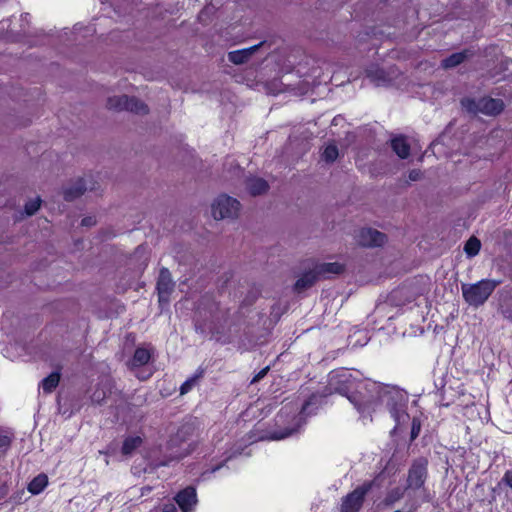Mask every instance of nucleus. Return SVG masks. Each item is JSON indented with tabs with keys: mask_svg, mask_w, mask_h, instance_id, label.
I'll list each match as a JSON object with an SVG mask.
<instances>
[{
	"mask_svg": "<svg viewBox=\"0 0 512 512\" xmlns=\"http://www.w3.org/2000/svg\"><path fill=\"white\" fill-rule=\"evenodd\" d=\"M318 403V396L312 395L302 405L301 411L298 412V405H284L275 418L276 425L284 429L275 430L270 433V439L282 440L296 433L305 423V417L312 414L314 410L310 409Z\"/></svg>",
	"mask_w": 512,
	"mask_h": 512,
	"instance_id": "nucleus-1",
	"label": "nucleus"
},
{
	"mask_svg": "<svg viewBox=\"0 0 512 512\" xmlns=\"http://www.w3.org/2000/svg\"><path fill=\"white\" fill-rule=\"evenodd\" d=\"M381 391V383L362 380L353 395L349 396V402L362 419L372 421V414L380 408Z\"/></svg>",
	"mask_w": 512,
	"mask_h": 512,
	"instance_id": "nucleus-2",
	"label": "nucleus"
},
{
	"mask_svg": "<svg viewBox=\"0 0 512 512\" xmlns=\"http://www.w3.org/2000/svg\"><path fill=\"white\" fill-rule=\"evenodd\" d=\"M361 381L356 379L348 369L333 370L328 375V382L323 396L337 393L349 400V396L353 395Z\"/></svg>",
	"mask_w": 512,
	"mask_h": 512,
	"instance_id": "nucleus-3",
	"label": "nucleus"
},
{
	"mask_svg": "<svg viewBox=\"0 0 512 512\" xmlns=\"http://www.w3.org/2000/svg\"><path fill=\"white\" fill-rule=\"evenodd\" d=\"M406 396L403 391L382 384L380 407L385 405L391 417L400 424L408 415L405 413Z\"/></svg>",
	"mask_w": 512,
	"mask_h": 512,
	"instance_id": "nucleus-4",
	"label": "nucleus"
},
{
	"mask_svg": "<svg viewBox=\"0 0 512 512\" xmlns=\"http://www.w3.org/2000/svg\"><path fill=\"white\" fill-rule=\"evenodd\" d=\"M498 284V281L489 279H482L474 284H462V296L470 306L478 307L486 302Z\"/></svg>",
	"mask_w": 512,
	"mask_h": 512,
	"instance_id": "nucleus-5",
	"label": "nucleus"
},
{
	"mask_svg": "<svg viewBox=\"0 0 512 512\" xmlns=\"http://www.w3.org/2000/svg\"><path fill=\"white\" fill-rule=\"evenodd\" d=\"M461 105L468 112L477 114L482 113L488 116H496L504 109V102L501 99L484 97L479 100L473 98H463Z\"/></svg>",
	"mask_w": 512,
	"mask_h": 512,
	"instance_id": "nucleus-6",
	"label": "nucleus"
},
{
	"mask_svg": "<svg viewBox=\"0 0 512 512\" xmlns=\"http://www.w3.org/2000/svg\"><path fill=\"white\" fill-rule=\"evenodd\" d=\"M241 208L240 202L228 195L218 196L212 204V215L214 219H234L238 217Z\"/></svg>",
	"mask_w": 512,
	"mask_h": 512,
	"instance_id": "nucleus-7",
	"label": "nucleus"
},
{
	"mask_svg": "<svg viewBox=\"0 0 512 512\" xmlns=\"http://www.w3.org/2000/svg\"><path fill=\"white\" fill-rule=\"evenodd\" d=\"M107 107L111 110H126L141 115L148 113V107L145 103L135 97H128L127 95L109 97Z\"/></svg>",
	"mask_w": 512,
	"mask_h": 512,
	"instance_id": "nucleus-8",
	"label": "nucleus"
},
{
	"mask_svg": "<svg viewBox=\"0 0 512 512\" xmlns=\"http://www.w3.org/2000/svg\"><path fill=\"white\" fill-rule=\"evenodd\" d=\"M428 461L425 458H418L413 461L408 471L407 489H420L427 479Z\"/></svg>",
	"mask_w": 512,
	"mask_h": 512,
	"instance_id": "nucleus-9",
	"label": "nucleus"
},
{
	"mask_svg": "<svg viewBox=\"0 0 512 512\" xmlns=\"http://www.w3.org/2000/svg\"><path fill=\"white\" fill-rule=\"evenodd\" d=\"M372 488V482L364 483L349 493L342 501L341 512H358L365 495Z\"/></svg>",
	"mask_w": 512,
	"mask_h": 512,
	"instance_id": "nucleus-10",
	"label": "nucleus"
},
{
	"mask_svg": "<svg viewBox=\"0 0 512 512\" xmlns=\"http://www.w3.org/2000/svg\"><path fill=\"white\" fill-rule=\"evenodd\" d=\"M357 243L364 247H377L386 242V235L376 229L362 228L356 235Z\"/></svg>",
	"mask_w": 512,
	"mask_h": 512,
	"instance_id": "nucleus-11",
	"label": "nucleus"
},
{
	"mask_svg": "<svg viewBox=\"0 0 512 512\" xmlns=\"http://www.w3.org/2000/svg\"><path fill=\"white\" fill-rule=\"evenodd\" d=\"M174 282L171 277V273L167 268H162L159 273L157 281V291L160 303H167L169 296L174 290Z\"/></svg>",
	"mask_w": 512,
	"mask_h": 512,
	"instance_id": "nucleus-12",
	"label": "nucleus"
},
{
	"mask_svg": "<svg viewBox=\"0 0 512 512\" xmlns=\"http://www.w3.org/2000/svg\"><path fill=\"white\" fill-rule=\"evenodd\" d=\"M175 501L183 512H189L197 502L196 490L187 487L175 496Z\"/></svg>",
	"mask_w": 512,
	"mask_h": 512,
	"instance_id": "nucleus-13",
	"label": "nucleus"
},
{
	"mask_svg": "<svg viewBox=\"0 0 512 512\" xmlns=\"http://www.w3.org/2000/svg\"><path fill=\"white\" fill-rule=\"evenodd\" d=\"M264 44V42H260L254 46L244 48L241 50L231 51L228 54V59L230 62L236 65L246 63L252 55Z\"/></svg>",
	"mask_w": 512,
	"mask_h": 512,
	"instance_id": "nucleus-14",
	"label": "nucleus"
},
{
	"mask_svg": "<svg viewBox=\"0 0 512 512\" xmlns=\"http://www.w3.org/2000/svg\"><path fill=\"white\" fill-rule=\"evenodd\" d=\"M318 278H328L330 275H337L344 271V266L338 262L318 263L313 267Z\"/></svg>",
	"mask_w": 512,
	"mask_h": 512,
	"instance_id": "nucleus-15",
	"label": "nucleus"
},
{
	"mask_svg": "<svg viewBox=\"0 0 512 512\" xmlns=\"http://www.w3.org/2000/svg\"><path fill=\"white\" fill-rule=\"evenodd\" d=\"M246 189L252 196L264 194L269 189L268 182L260 177H249L246 180Z\"/></svg>",
	"mask_w": 512,
	"mask_h": 512,
	"instance_id": "nucleus-16",
	"label": "nucleus"
},
{
	"mask_svg": "<svg viewBox=\"0 0 512 512\" xmlns=\"http://www.w3.org/2000/svg\"><path fill=\"white\" fill-rule=\"evenodd\" d=\"M366 76L376 86H385L390 82V78L385 71L377 66H371L366 70Z\"/></svg>",
	"mask_w": 512,
	"mask_h": 512,
	"instance_id": "nucleus-17",
	"label": "nucleus"
},
{
	"mask_svg": "<svg viewBox=\"0 0 512 512\" xmlns=\"http://www.w3.org/2000/svg\"><path fill=\"white\" fill-rule=\"evenodd\" d=\"M472 55L473 53L470 50H464L462 52L453 53L449 57L442 60L441 66L445 69L454 68L463 63Z\"/></svg>",
	"mask_w": 512,
	"mask_h": 512,
	"instance_id": "nucleus-18",
	"label": "nucleus"
},
{
	"mask_svg": "<svg viewBox=\"0 0 512 512\" xmlns=\"http://www.w3.org/2000/svg\"><path fill=\"white\" fill-rule=\"evenodd\" d=\"M319 278L314 269L305 272L295 283L294 290L298 293L310 288Z\"/></svg>",
	"mask_w": 512,
	"mask_h": 512,
	"instance_id": "nucleus-19",
	"label": "nucleus"
},
{
	"mask_svg": "<svg viewBox=\"0 0 512 512\" xmlns=\"http://www.w3.org/2000/svg\"><path fill=\"white\" fill-rule=\"evenodd\" d=\"M86 189L85 181L83 179H78L74 184L64 189V199L66 201H73L80 197Z\"/></svg>",
	"mask_w": 512,
	"mask_h": 512,
	"instance_id": "nucleus-20",
	"label": "nucleus"
},
{
	"mask_svg": "<svg viewBox=\"0 0 512 512\" xmlns=\"http://www.w3.org/2000/svg\"><path fill=\"white\" fill-rule=\"evenodd\" d=\"M391 148L401 159H406L410 154V145L404 136L393 138Z\"/></svg>",
	"mask_w": 512,
	"mask_h": 512,
	"instance_id": "nucleus-21",
	"label": "nucleus"
},
{
	"mask_svg": "<svg viewBox=\"0 0 512 512\" xmlns=\"http://www.w3.org/2000/svg\"><path fill=\"white\" fill-rule=\"evenodd\" d=\"M150 357L151 354L148 349L139 347L135 350L130 365L132 368L143 366L149 362Z\"/></svg>",
	"mask_w": 512,
	"mask_h": 512,
	"instance_id": "nucleus-22",
	"label": "nucleus"
},
{
	"mask_svg": "<svg viewBox=\"0 0 512 512\" xmlns=\"http://www.w3.org/2000/svg\"><path fill=\"white\" fill-rule=\"evenodd\" d=\"M48 484V477L45 474H39L28 485V491L37 495L41 493Z\"/></svg>",
	"mask_w": 512,
	"mask_h": 512,
	"instance_id": "nucleus-23",
	"label": "nucleus"
},
{
	"mask_svg": "<svg viewBox=\"0 0 512 512\" xmlns=\"http://www.w3.org/2000/svg\"><path fill=\"white\" fill-rule=\"evenodd\" d=\"M142 444V438L139 436H129L127 437L122 445V454L131 455L135 449H137Z\"/></svg>",
	"mask_w": 512,
	"mask_h": 512,
	"instance_id": "nucleus-24",
	"label": "nucleus"
},
{
	"mask_svg": "<svg viewBox=\"0 0 512 512\" xmlns=\"http://www.w3.org/2000/svg\"><path fill=\"white\" fill-rule=\"evenodd\" d=\"M59 381L60 374L53 372L41 381V387L45 393H51L57 387Z\"/></svg>",
	"mask_w": 512,
	"mask_h": 512,
	"instance_id": "nucleus-25",
	"label": "nucleus"
},
{
	"mask_svg": "<svg viewBox=\"0 0 512 512\" xmlns=\"http://www.w3.org/2000/svg\"><path fill=\"white\" fill-rule=\"evenodd\" d=\"M481 248V242L476 237H470L464 246V251L468 257L476 256Z\"/></svg>",
	"mask_w": 512,
	"mask_h": 512,
	"instance_id": "nucleus-26",
	"label": "nucleus"
},
{
	"mask_svg": "<svg viewBox=\"0 0 512 512\" xmlns=\"http://www.w3.org/2000/svg\"><path fill=\"white\" fill-rule=\"evenodd\" d=\"M193 430V426L190 424H185L181 426V428L178 430L176 434V437L170 440V445H174L178 440L185 441L188 435H190L193 432Z\"/></svg>",
	"mask_w": 512,
	"mask_h": 512,
	"instance_id": "nucleus-27",
	"label": "nucleus"
},
{
	"mask_svg": "<svg viewBox=\"0 0 512 512\" xmlns=\"http://www.w3.org/2000/svg\"><path fill=\"white\" fill-rule=\"evenodd\" d=\"M339 155L338 148L334 144H329L325 147L322 157L326 162H334Z\"/></svg>",
	"mask_w": 512,
	"mask_h": 512,
	"instance_id": "nucleus-28",
	"label": "nucleus"
},
{
	"mask_svg": "<svg viewBox=\"0 0 512 512\" xmlns=\"http://www.w3.org/2000/svg\"><path fill=\"white\" fill-rule=\"evenodd\" d=\"M40 205H41V199L39 197L28 201L25 204V213H26V215L27 216L34 215L38 211V209L40 208Z\"/></svg>",
	"mask_w": 512,
	"mask_h": 512,
	"instance_id": "nucleus-29",
	"label": "nucleus"
},
{
	"mask_svg": "<svg viewBox=\"0 0 512 512\" xmlns=\"http://www.w3.org/2000/svg\"><path fill=\"white\" fill-rule=\"evenodd\" d=\"M200 376H194L188 380H186L180 387V392L181 394H185L187 392H189L192 387L195 385L197 379L199 378Z\"/></svg>",
	"mask_w": 512,
	"mask_h": 512,
	"instance_id": "nucleus-30",
	"label": "nucleus"
},
{
	"mask_svg": "<svg viewBox=\"0 0 512 512\" xmlns=\"http://www.w3.org/2000/svg\"><path fill=\"white\" fill-rule=\"evenodd\" d=\"M502 484L512 489V469L505 472L498 485L501 486Z\"/></svg>",
	"mask_w": 512,
	"mask_h": 512,
	"instance_id": "nucleus-31",
	"label": "nucleus"
},
{
	"mask_svg": "<svg viewBox=\"0 0 512 512\" xmlns=\"http://www.w3.org/2000/svg\"><path fill=\"white\" fill-rule=\"evenodd\" d=\"M269 371V367H265L263 368L261 371H259L255 376L254 378L252 379L251 383H256L258 381H260L262 378L265 377V375L267 374V372Z\"/></svg>",
	"mask_w": 512,
	"mask_h": 512,
	"instance_id": "nucleus-32",
	"label": "nucleus"
},
{
	"mask_svg": "<svg viewBox=\"0 0 512 512\" xmlns=\"http://www.w3.org/2000/svg\"><path fill=\"white\" fill-rule=\"evenodd\" d=\"M420 177H421V172H420V170H416V169L411 170L408 175L409 181H412V182L419 180Z\"/></svg>",
	"mask_w": 512,
	"mask_h": 512,
	"instance_id": "nucleus-33",
	"label": "nucleus"
},
{
	"mask_svg": "<svg viewBox=\"0 0 512 512\" xmlns=\"http://www.w3.org/2000/svg\"><path fill=\"white\" fill-rule=\"evenodd\" d=\"M420 432V424H416V421L413 420L412 430H411V437L412 439L416 438Z\"/></svg>",
	"mask_w": 512,
	"mask_h": 512,
	"instance_id": "nucleus-34",
	"label": "nucleus"
},
{
	"mask_svg": "<svg viewBox=\"0 0 512 512\" xmlns=\"http://www.w3.org/2000/svg\"><path fill=\"white\" fill-rule=\"evenodd\" d=\"M10 438L6 435H0V447H7L10 445Z\"/></svg>",
	"mask_w": 512,
	"mask_h": 512,
	"instance_id": "nucleus-35",
	"label": "nucleus"
},
{
	"mask_svg": "<svg viewBox=\"0 0 512 512\" xmlns=\"http://www.w3.org/2000/svg\"><path fill=\"white\" fill-rule=\"evenodd\" d=\"M95 223L92 217L83 218L81 221L82 226H91Z\"/></svg>",
	"mask_w": 512,
	"mask_h": 512,
	"instance_id": "nucleus-36",
	"label": "nucleus"
},
{
	"mask_svg": "<svg viewBox=\"0 0 512 512\" xmlns=\"http://www.w3.org/2000/svg\"><path fill=\"white\" fill-rule=\"evenodd\" d=\"M189 453V451L185 450V452H179L175 455H171V459L172 460H179L183 457H185L187 454Z\"/></svg>",
	"mask_w": 512,
	"mask_h": 512,
	"instance_id": "nucleus-37",
	"label": "nucleus"
},
{
	"mask_svg": "<svg viewBox=\"0 0 512 512\" xmlns=\"http://www.w3.org/2000/svg\"><path fill=\"white\" fill-rule=\"evenodd\" d=\"M163 512H177L174 504H166L163 508Z\"/></svg>",
	"mask_w": 512,
	"mask_h": 512,
	"instance_id": "nucleus-38",
	"label": "nucleus"
},
{
	"mask_svg": "<svg viewBox=\"0 0 512 512\" xmlns=\"http://www.w3.org/2000/svg\"><path fill=\"white\" fill-rule=\"evenodd\" d=\"M142 250H143V247L139 246V247L137 248V250H136V253H139V252H140V251H142Z\"/></svg>",
	"mask_w": 512,
	"mask_h": 512,
	"instance_id": "nucleus-39",
	"label": "nucleus"
},
{
	"mask_svg": "<svg viewBox=\"0 0 512 512\" xmlns=\"http://www.w3.org/2000/svg\"><path fill=\"white\" fill-rule=\"evenodd\" d=\"M394 512H401V511H400V510H396V511H394Z\"/></svg>",
	"mask_w": 512,
	"mask_h": 512,
	"instance_id": "nucleus-40",
	"label": "nucleus"
},
{
	"mask_svg": "<svg viewBox=\"0 0 512 512\" xmlns=\"http://www.w3.org/2000/svg\"><path fill=\"white\" fill-rule=\"evenodd\" d=\"M3 0H0V2H2Z\"/></svg>",
	"mask_w": 512,
	"mask_h": 512,
	"instance_id": "nucleus-41",
	"label": "nucleus"
}]
</instances>
